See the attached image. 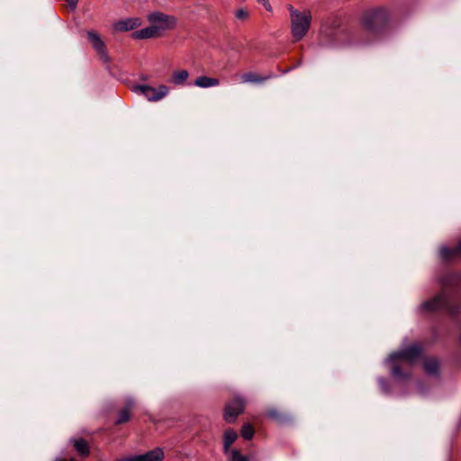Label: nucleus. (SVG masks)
<instances>
[{
    "label": "nucleus",
    "instance_id": "27",
    "mask_svg": "<svg viewBox=\"0 0 461 461\" xmlns=\"http://www.w3.org/2000/svg\"><path fill=\"white\" fill-rule=\"evenodd\" d=\"M78 0H67L68 6L74 10L77 5Z\"/></svg>",
    "mask_w": 461,
    "mask_h": 461
},
{
    "label": "nucleus",
    "instance_id": "5",
    "mask_svg": "<svg viewBox=\"0 0 461 461\" xmlns=\"http://www.w3.org/2000/svg\"><path fill=\"white\" fill-rule=\"evenodd\" d=\"M148 21L152 24L159 35L168 30L175 28L176 24V18L173 15L164 14L162 12H154L148 15Z\"/></svg>",
    "mask_w": 461,
    "mask_h": 461
},
{
    "label": "nucleus",
    "instance_id": "18",
    "mask_svg": "<svg viewBox=\"0 0 461 461\" xmlns=\"http://www.w3.org/2000/svg\"><path fill=\"white\" fill-rule=\"evenodd\" d=\"M189 77V73L185 69L173 71L169 82L176 86H184Z\"/></svg>",
    "mask_w": 461,
    "mask_h": 461
},
{
    "label": "nucleus",
    "instance_id": "24",
    "mask_svg": "<svg viewBox=\"0 0 461 461\" xmlns=\"http://www.w3.org/2000/svg\"><path fill=\"white\" fill-rule=\"evenodd\" d=\"M236 17L238 19L244 20V19H246L248 17V12L245 11L244 9H239L236 12Z\"/></svg>",
    "mask_w": 461,
    "mask_h": 461
},
{
    "label": "nucleus",
    "instance_id": "11",
    "mask_svg": "<svg viewBox=\"0 0 461 461\" xmlns=\"http://www.w3.org/2000/svg\"><path fill=\"white\" fill-rule=\"evenodd\" d=\"M141 25V20L138 17L128 18L118 21L114 23V30L117 32H129Z\"/></svg>",
    "mask_w": 461,
    "mask_h": 461
},
{
    "label": "nucleus",
    "instance_id": "10",
    "mask_svg": "<svg viewBox=\"0 0 461 461\" xmlns=\"http://www.w3.org/2000/svg\"><path fill=\"white\" fill-rule=\"evenodd\" d=\"M88 40L91 41L93 47L97 51V53L100 55L101 59H104V61H108V56L105 50V45L100 36L93 32L90 31L87 32Z\"/></svg>",
    "mask_w": 461,
    "mask_h": 461
},
{
    "label": "nucleus",
    "instance_id": "22",
    "mask_svg": "<svg viewBox=\"0 0 461 461\" xmlns=\"http://www.w3.org/2000/svg\"><path fill=\"white\" fill-rule=\"evenodd\" d=\"M229 461H249L248 456L241 455L238 449H231L228 454Z\"/></svg>",
    "mask_w": 461,
    "mask_h": 461
},
{
    "label": "nucleus",
    "instance_id": "14",
    "mask_svg": "<svg viewBox=\"0 0 461 461\" xmlns=\"http://www.w3.org/2000/svg\"><path fill=\"white\" fill-rule=\"evenodd\" d=\"M70 442L73 444L74 449L77 452L79 456L85 458L88 456L90 453L88 443L83 438L71 439Z\"/></svg>",
    "mask_w": 461,
    "mask_h": 461
},
{
    "label": "nucleus",
    "instance_id": "8",
    "mask_svg": "<svg viewBox=\"0 0 461 461\" xmlns=\"http://www.w3.org/2000/svg\"><path fill=\"white\" fill-rule=\"evenodd\" d=\"M333 45L340 47H348L361 41L357 37V32L353 30H339L335 32Z\"/></svg>",
    "mask_w": 461,
    "mask_h": 461
},
{
    "label": "nucleus",
    "instance_id": "26",
    "mask_svg": "<svg viewBox=\"0 0 461 461\" xmlns=\"http://www.w3.org/2000/svg\"><path fill=\"white\" fill-rule=\"evenodd\" d=\"M378 383L384 392L388 391V384L384 378H379Z\"/></svg>",
    "mask_w": 461,
    "mask_h": 461
},
{
    "label": "nucleus",
    "instance_id": "17",
    "mask_svg": "<svg viewBox=\"0 0 461 461\" xmlns=\"http://www.w3.org/2000/svg\"><path fill=\"white\" fill-rule=\"evenodd\" d=\"M238 438V434L232 429H228L223 433V452L228 454L230 449V446L235 442Z\"/></svg>",
    "mask_w": 461,
    "mask_h": 461
},
{
    "label": "nucleus",
    "instance_id": "16",
    "mask_svg": "<svg viewBox=\"0 0 461 461\" xmlns=\"http://www.w3.org/2000/svg\"><path fill=\"white\" fill-rule=\"evenodd\" d=\"M442 258L449 260L455 258H461V240L454 248L443 247L440 249Z\"/></svg>",
    "mask_w": 461,
    "mask_h": 461
},
{
    "label": "nucleus",
    "instance_id": "25",
    "mask_svg": "<svg viewBox=\"0 0 461 461\" xmlns=\"http://www.w3.org/2000/svg\"><path fill=\"white\" fill-rule=\"evenodd\" d=\"M260 5H262L265 9L268 12L272 11V6L268 0H258Z\"/></svg>",
    "mask_w": 461,
    "mask_h": 461
},
{
    "label": "nucleus",
    "instance_id": "23",
    "mask_svg": "<svg viewBox=\"0 0 461 461\" xmlns=\"http://www.w3.org/2000/svg\"><path fill=\"white\" fill-rule=\"evenodd\" d=\"M255 430L251 424L246 423L241 428V436L244 439L249 440L253 438Z\"/></svg>",
    "mask_w": 461,
    "mask_h": 461
},
{
    "label": "nucleus",
    "instance_id": "9",
    "mask_svg": "<svg viewBox=\"0 0 461 461\" xmlns=\"http://www.w3.org/2000/svg\"><path fill=\"white\" fill-rule=\"evenodd\" d=\"M164 453L162 449L156 448L144 455L135 456L132 457L122 458L119 461H162Z\"/></svg>",
    "mask_w": 461,
    "mask_h": 461
},
{
    "label": "nucleus",
    "instance_id": "28",
    "mask_svg": "<svg viewBox=\"0 0 461 461\" xmlns=\"http://www.w3.org/2000/svg\"><path fill=\"white\" fill-rule=\"evenodd\" d=\"M55 461H64L62 458H57Z\"/></svg>",
    "mask_w": 461,
    "mask_h": 461
},
{
    "label": "nucleus",
    "instance_id": "7",
    "mask_svg": "<svg viewBox=\"0 0 461 461\" xmlns=\"http://www.w3.org/2000/svg\"><path fill=\"white\" fill-rule=\"evenodd\" d=\"M245 402L243 399L235 396L232 400L228 402L224 408L223 418L226 422L232 423L236 420L237 417L243 411Z\"/></svg>",
    "mask_w": 461,
    "mask_h": 461
},
{
    "label": "nucleus",
    "instance_id": "6",
    "mask_svg": "<svg viewBox=\"0 0 461 461\" xmlns=\"http://www.w3.org/2000/svg\"><path fill=\"white\" fill-rule=\"evenodd\" d=\"M135 91L143 95L149 102H158L168 95L169 88L165 85H160L157 88L148 85H139L135 86Z\"/></svg>",
    "mask_w": 461,
    "mask_h": 461
},
{
    "label": "nucleus",
    "instance_id": "1",
    "mask_svg": "<svg viewBox=\"0 0 461 461\" xmlns=\"http://www.w3.org/2000/svg\"><path fill=\"white\" fill-rule=\"evenodd\" d=\"M459 276H448L442 281V289L438 294L430 299L420 303L418 308L420 313H432L436 312L447 311L451 314H456L457 310L454 306V294L450 287L456 285Z\"/></svg>",
    "mask_w": 461,
    "mask_h": 461
},
{
    "label": "nucleus",
    "instance_id": "21",
    "mask_svg": "<svg viewBox=\"0 0 461 461\" xmlns=\"http://www.w3.org/2000/svg\"><path fill=\"white\" fill-rule=\"evenodd\" d=\"M267 416L271 419L275 420L277 422H283L288 419V416L285 413L280 412L276 409H269L267 412Z\"/></svg>",
    "mask_w": 461,
    "mask_h": 461
},
{
    "label": "nucleus",
    "instance_id": "13",
    "mask_svg": "<svg viewBox=\"0 0 461 461\" xmlns=\"http://www.w3.org/2000/svg\"><path fill=\"white\" fill-rule=\"evenodd\" d=\"M132 38L135 40H143V39H151L159 37V33L157 32L156 28L150 24L149 26L135 31L131 34Z\"/></svg>",
    "mask_w": 461,
    "mask_h": 461
},
{
    "label": "nucleus",
    "instance_id": "3",
    "mask_svg": "<svg viewBox=\"0 0 461 461\" xmlns=\"http://www.w3.org/2000/svg\"><path fill=\"white\" fill-rule=\"evenodd\" d=\"M389 20V11L384 6H376L365 10L359 23L369 36L377 38L387 32Z\"/></svg>",
    "mask_w": 461,
    "mask_h": 461
},
{
    "label": "nucleus",
    "instance_id": "19",
    "mask_svg": "<svg viewBox=\"0 0 461 461\" xmlns=\"http://www.w3.org/2000/svg\"><path fill=\"white\" fill-rule=\"evenodd\" d=\"M220 85V80L214 77H209L206 76L198 77L194 80V86L201 88H208L212 86H217Z\"/></svg>",
    "mask_w": 461,
    "mask_h": 461
},
{
    "label": "nucleus",
    "instance_id": "20",
    "mask_svg": "<svg viewBox=\"0 0 461 461\" xmlns=\"http://www.w3.org/2000/svg\"><path fill=\"white\" fill-rule=\"evenodd\" d=\"M423 367L427 374L436 375L438 370V361L434 357L426 358L423 362Z\"/></svg>",
    "mask_w": 461,
    "mask_h": 461
},
{
    "label": "nucleus",
    "instance_id": "2",
    "mask_svg": "<svg viewBox=\"0 0 461 461\" xmlns=\"http://www.w3.org/2000/svg\"><path fill=\"white\" fill-rule=\"evenodd\" d=\"M422 346L420 343H412L404 348L393 352L389 356L386 362L391 369V375L398 379H409L411 372L404 369V365L411 366L421 357Z\"/></svg>",
    "mask_w": 461,
    "mask_h": 461
},
{
    "label": "nucleus",
    "instance_id": "4",
    "mask_svg": "<svg viewBox=\"0 0 461 461\" xmlns=\"http://www.w3.org/2000/svg\"><path fill=\"white\" fill-rule=\"evenodd\" d=\"M291 20V34L294 41H301L310 30L312 14L309 10L300 12L292 5L288 7Z\"/></svg>",
    "mask_w": 461,
    "mask_h": 461
},
{
    "label": "nucleus",
    "instance_id": "12",
    "mask_svg": "<svg viewBox=\"0 0 461 461\" xmlns=\"http://www.w3.org/2000/svg\"><path fill=\"white\" fill-rule=\"evenodd\" d=\"M135 407V402L133 399H127L124 406L120 410L117 414L116 423L122 424L127 422L131 418V413Z\"/></svg>",
    "mask_w": 461,
    "mask_h": 461
},
{
    "label": "nucleus",
    "instance_id": "15",
    "mask_svg": "<svg viewBox=\"0 0 461 461\" xmlns=\"http://www.w3.org/2000/svg\"><path fill=\"white\" fill-rule=\"evenodd\" d=\"M271 77L272 75L263 77L254 72H248L241 75L240 80L242 83L261 84Z\"/></svg>",
    "mask_w": 461,
    "mask_h": 461
}]
</instances>
